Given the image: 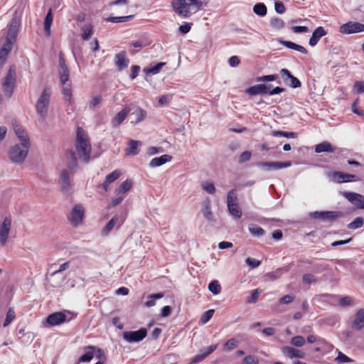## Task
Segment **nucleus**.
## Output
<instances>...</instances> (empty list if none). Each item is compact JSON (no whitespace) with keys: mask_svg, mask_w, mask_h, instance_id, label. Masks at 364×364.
Instances as JSON below:
<instances>
[{"mask_svg":"<svg viewBox=\"0 0 364 364\" xmlns=\"http://www.w3.org/2000/svg\"><path fill=\"white\" fill-rule=\"evenodd\" d=\"M75 149L79 156L85 163L90 159L91 144L86 132L80 127H78L76 132Z\"/></svg>","mask_w":364,"mask_h":364,"instance_id":"obj_2","label":"nucleus"},{"mask_svg":"<svg viewBox=\"0 0 364 364\" xmlns=\"http://www.w3.org/2000/svg\"><path fill=\"white\" fill-rule=\"evenodd\" d=\"M133 114L136 117L134 124H137L143 121L146 117V112L141 107L136 108V111Z\"/></svg>","mask_w":364,"mask_h":364,"instance_id":"obj_48","label":"nucleus"},{"mask_svg":"<svg viewBox=\"0 0 364 364\" xmlns=\"http://www.w3.org/2000/svg\"><path fill=\"white\" fill-rule=\"evenodd\" d=\"M243 362L246 364H258L259 360L254 355H247L244 358Z\"/></svg>","mask_w":364,"mask_h":364,"instance_id":"obj_64","label":"nucleus"},{"mask_svg":"<svg viewBox=\"0 0 364 364\" xmlns=\"http://www.w3.org/2000/svg\"><path fill=\"white\" fill-rule=\"evenodd\" d=\"M282 353L289 358H304L305 353L290 346H284L282 348Z\"/></svg>","mask_w":364,"mask_h":364,"instance_id":"obj_22","label":"nucleus"},{"mask_svg":"<svg viewBox=\"0 0 364 364\" xmlns=\"http://www.w3.org/2000/svg\"><path fill=\"white\" fill-rule=\"evenodd\" d=\"M164 296V294L162 292L150 294L148 296V300L145 303V306L147 307L154 306L156 304V299H161Z\"/></svg>","mask_w":364,"mask_h":364,"instance_id":"obj_38","label":"nucleus"},{"mask_svg":"<svg viewBox=\"0 0 364 364\" xmlns=\"http://www.w3.org/2000/svg\"><path fill=\"white\" fill-rule=\"evenodd\" d=\"M19 21L16 18H12L8 28L6 40L9 41L16 42L17 34L19 28Z\"/></svg>","mask_w":364,"mask_h":364,"instance_id":"obj_15","label":"nucleus"},{"mask_svg":"<svg viewBox=\"0 0 364 364\" xmlns=\"http://www.w3.org/2000/svg\"><path fill=\"white\" fill-rule=\"evenodd\" d=\"M261 292L262 291H260L259 289L253 290L251 293V295L247 298V302L249 304H255L257 301Z\"/></svg>","mask_w":364,"mask_h":364,"instance_id":"obj_52","label":"nucleus"},{"mask_svg":"<svg viewBox=\"0 0 364 364\" xmlns=\"http://www.w3.org/2000/svg\"><path fill=\"white\" fill-rule=\"evenodd\" d=\"M68 158L69 160L68 166L69 169L72 172H73L75 171L77 166V157H76L75 151H73V150H70V151H68Z\"/></svg>","mask_w":364,"mask_h":364,"instance_id":"obj_33","label":"nucleus"},{"mask_svg":"<svg viewBox=\"0 0 364 364\" xmlns=\"http://www.w3.org/2000/svg\"><path fill=\"white\" fill-rule=\"evenodd\" d=\"M127 53L122 50L115 55V64L119 70L128 67L129 60L126 57Z\"/></svg>","mask_w":364,"mask_h":364,"instance_id":"obj_21","label":"nucleus"},{"mask_svg":"<svg viewBox=\"0 0 364 364\" xmlns=\"http://www.w3.org/2000/svg\"><path fill=\"white\" fill-rule=\"evenodd\" d=\"M75 317V315L69 311H58L48 315L46 318V323L50 326H55L70 321Z\"/></svg>","mask_w":364,"mask_h":364,"instance_id":"obj_5","label":"nucleus"},{"mask_svg":"<svg viewBox=\"0 0 364 364\" xmlns=\"http://www.w3.org/2000/svg\"><path fill=\"white\" fill-rule=\"evenodd\" d=\"M364 31V24L357 21H348L339 27V32L343 34H352Z\"/></svg>","mask_w":364,"mask_h":364,"instance_id":"obj_8","label":"nucleus"},{"mask_svg":"<svg viewBox=\"0 0 364 364\" xmlns=\"http://www.w3.org/2000/svg\"><path fill=\"white\" fill-rule=\"evenodd\" d=\"M291 344L296 347H301L305 344V339L301 336H296L291 339Z\"/></svg>","mask_w":364,"mask_h":364,"instance_id":"obj_54","label":"nucleus"},{"mask_svg":"<svg viewBox=\"0 0 364 364\" xmlns=\"http://www.w3.org/2000/svg\"><path fill=\"white\" fill-rule=\"evenodd\" d=\"M134 15H129L125 16H109L106 19L107 21L112 22V23H121L126 22L133 19Z\"/></svg>","mask_w":364,"mask_h":364,"instance_id":"obj_41","label":"nucleus"},{"mask_svg":"<svg viewBox=\"0 0 364 364\" xmlns=\"http://www.w3.org/2000/svg\"><path fill=\"white\" fill-rule=\"evenodd\" d=\"M11 228V218H4L0 225V243L2 246L6 245Z\"/></svg>","mask_w":364,"mask_h":364,"instance_id":"obj_12","label":"nucleus"},{"mask_svg":"<svg viewBox=\"0 0 364 364\" xmlns=\"http://www.w3.org/2000/svg\"><path fill=\"white\" fill-rule=\"evenodd\" d=\"M123 223L124 219H121L117 215H114L103 228L102 235H108L115 225H117V228L118 229L122 225Z\"/></svg>","mask_w":364,"mask_h":364,"instance_id":"obj_18","label":"nucleus"},{"mask_svg":"<svg viewBox=\"0 0 364 364\" xmlns=\"http://www.w3.org/2000/svg\"><path fill=\"white\" fill-rule=\"evenodd\" d=\"M326 34L327 32L323 28V27L318 26L314 31L312 36L309 39V45L311 46H315L318 43L321 38L326 36Z\"/></svg>","mask_w":364,"mask_h":364,"instance_id":"obj_24","label":"nucleus"},{"mask_svg":"<svg viewBox=\"0 0 364 364\" xmlns=\"http://www.w3.org/2000/svg\"><path fill=\"white\" fill-rule=\"evenodd\" d=\"M208 289L213 294H218L221 291V286L217 280H214L208 284Z\"/></svg>","mask_w":364,"mask_h":364,"instance_id":"obj_46","label":"nucleus"},{"mask_svg":"<svg viewBox=\"0 0 364 364\" xmlns=\"http://www.w3.org/2000/svg\"><path fill=\"white\" fill-rule=\"evenodd\" d=\"M363 225V219L360 217H357L353 221L348 225L349 229L355 230L361 228Z\"/></svg>","mask_w":364,"mask_h":364,"instance_id":"obj_50","label":"nucleus"},{"mask_svg":"<svg viewBox=\"0 0 364 364\" xmlns=\"http://www.w3.org/2000/svg\"><path fill=\"white\" fill-rule=\"evenodd\" d=\"M249 231L253 236L256 237H261L264 235V229L257 225H251L249 227Z\"/></svg>","mask_w":364,"mask_h":364,"instance_id":"obj_44","label":"nucleus"},{"mask_svg":"<svg viewBox=\"0 0 364 364\" xmlns=\"http://www.w3.org/2000/svg\"><path fill=\"white\" fill-rule=\"evenodd\" d=\"M341 194L357 208L364 209V196L357 193L348 191L342 192Z\"/></svg>","mask_w":364,"mask_h":364,"instance_id":"obj_10","label":"nucleus"},{"mask_svg":"<svg viewBox=\"0 0 364 364\" xmlns=\"http://www.w3.org/2000/svg\"><path fill=\"white\" fill-rule=\"evenodd\" d=\"M238 204L237 193L235 189H232L228 193L227 196V206L229 204Z\"/></svg>","mask_w":364,"mask_h":364,"instance_id":"obj_42","label":"nucleus"},{"mask_svg":"<svg viewBox=\"0 0 364 364\" xmlns=\"http://www.w3.org/2000/svg\"><path fill=\"white\" fill-rule=\"evenodd\" d=\"M202 213L204 218L208 220H212V211L210 210V206L209 203H206L204 204L203 208L202 209Z\"/></svg>","mask_w":364,"mask_h":364,"instance_id":"obj_55","label":"nucleus"},{"mask_svg":"<svg viewBox=\"0 0 364 364\" xmlns=\"http://www.w3.org/2000/svg\"><path fill=\"white\" fill-rule=\"evenodd\" d=\"M121 175L122 172L119 169H116L113 171L111 173L108 174L106 176L105 180L102 185L105 191H107L109 188V185L117 181L121 176Z\"/></svg>","mask_w":364,"mask_h":364,"instance_id":"obj_25","label":"nucleus"},{"mask_svg":"<svg viewBox=\"0 0 364 364\" xmlns=\"http://www.w3.org/2000/svg\"><path fill=\"white\" fill-rule=\"evenodd\" d=\"M312 215L316 219L334 221L338 218L343 217L344 213L341 211H315Z\"/></svg>","mask_w":364,"mask_h":364,"instance_id":"obj_11","label":"nucleus"},{"mask_svg":"<svg viewBox=\"0 0 364 364\" xmlns=\"http://www.w3.org/2000/svg\"><path fill=\"white\" fill-rule=\"evenodd\" d=\"M82 38L83 41H88L93 34V26L92 24H86L82 27Z\"/></svg>","mask_w":364,"mask_h":364,"instance_id":"obj_37","label":"nucleus"},{"mask_svg":"<svg viewBox=\"0 0 364 364\" xmlns=\"http://www.w3.org/2000/svg\"><path fill=\"white\" fill-rule=\"evenodd\" d=\"M228 209L230 214L235 218L239 219L242 215V211L239 207V204H229V205H228Z\"/></svg>","mask_w":364,"mask_h":364,"instance_id":"obj_34","label":"nucleus"},{"mask_svg":"<svg viewBox=\"0 0 364 364\" xmlns=\"http://www.w3.org/2000/svg\"><path fill=\"white\" fill-rule=\"evenodd\" d=\"M318 344L320 345V346L326 350H329L333 348V346L328 343L324 338H318Z\"/></svg>","mask_w":364,"mask_h":364,"instance_id":"obj_59","label":"nucleus"},{"mask_svg":"<svg viewBox=\"0 0 364 364\" xmlns=\"http://www.w3.org/2000/svg\"><path fill=\"white\" fill-rule=\"evenodd\" d=\"M13 127L21 144L30 145V139L26 132L16 122L13 123Z\"/></svg>","mask_w":364,"mask_h":364,"instance_id":"obj_19","label":"nucleus"},{"mask_svg":"<svg viewBox=\"0 0 364 364\" xmlns=\"http://www.w3.org/2000/svg\"><path fill=\"white\" fill-rule=\"evenodd\" d=\"M15 317L16 314L14 310L10 308L6 313L3 326L4 327L9 326L11 323V322L15 318Z\"/></svg>","mask_w":364,"mask_h":364,"instance_id":"obj_49","label":"nucleus"},{"mask_svg":"<svg viewBox=\"0 0 364 364\" xmlns=\"http://www.w3.org/2000/svg\"><path fill=\"white\" fill-rule=\"evenodd\" d=\"M53 22L52 11L50 9L47 13L44 21V30L47 36L50 35V26Z\"/></svg>","mask_w":364,"mask_h":364,"instance_id":"obj_36","label":"nucleus"},{"mask_svg":"<svg viewBox=\"0 0 364 364\" xmlns=\"http://www.w3.org/2000/svg\"><path fill=\"white\" fill-rule=\"evenodd\" d=\"M60 183L63 189L67 190L70 186V176L68 170L62 171L60 177Z\"/></svg>","mask_w":364,"mask_h":364,"instance_id":"obj_35","label":"nucleus"},{"mask_svg":"<svg viewBox=\"0 0 364 364\" xmlns=\"http://www.w3.org/2000/svg\"><path fill=\"white\" fill-rule=\"evenodd\" d=\"M214 312L215 311L213 309L206 311L201 316L200 322L202 323H206L213 317Z\"/></svg>","mask_w":364,"mask_h":364,"instance_id":"obj_56","label":"nucleus"},{"mask_svg":"<svg viewBox=\"0 0 364 364\" xmlns=\"http://www.w3.org/2000/svg\"><path fill=\"white\" fill-rule=\"evenodd\" d=\"M253 11L259 16H264L267 14V9L263 3H257L254 6Z\"/></svg>","mask_w":364,"mask_h":364,"instance_id":"obj_40","label":"nucleus"},{"mask_svg":"<svg viewBox=\"0 0 364 364\" xmlns=\"http://www.w3.org/2000/svg\"><path fill=\"white\" fill-rule=\"evenodd\" d=\"M238 345V341L235 338H230L225 342L223 348L225 350H232L235 349Z\"/></svg>","mask_w":364,"mask_h":364,"instance_id":"obj_53","label":"nucleus"},{"mask_svg":"<svg viewBox=\"0 0 364 364\" xmlns=\"http://www.w3.org/2000/svg\"><path fill=\"white\" fill-rule=\"evenodd\" d=\"M335 361L338 363H346L353 362V360L348 357L341 351H338V356L335 358Z\"/></svg>","mask_w":364,"mask_h":364,"instance_id":"obj_51","label":"nucleus"},{"mask_svg":"<svg viewBox=\"0 0 364 364\" xmlns=\"http://www.w3.org/2000/svg\"><path fill=\"white\" fill-rule=\"evenodd\" d=\"M358 103V99H357L353 104H352V106H351V109L353 111V113L359 115V116H364V112L363 109H359L358 107H357V105Z\"/></svg>","mask_w":364,"mask_h":364,"instance_id":"obj_62","label":"nucleus"},{"mask_svg":"<svg viewBox=\"0 0 364 364\" xmlns=\"http://www.w3.org/2000/svg\"><path fill=\"white\" fill-rule=\"evenodd\" d=\"M84 350H86V352L79 358L78 363H88L95 356V346H88L85 347Z\"/></svg>","mask_w":364,"mask_h":364,"instance_id":"obj_28","label":"nucleus"},{"mask_svg":"<svg viewBox=\"0 0 364 364\" xmlns=\"http://www.w3.org/2000/svg\"><path fill=\"white\" fill-rule=\"evenodd\" d=\"M272 135L274 136H283L286 138H296L297 134L296 132H284V131H272Z\"/></svg>","mask_w":364,"mask_h":364,"instance_id":"obj_43","label":"nucleus"},{"mask_svg":"<svg viewBox=\"0 0 364 364\" xmlns=\"http://www.w3.org/2000/svg\"><path fill=\"white\" fill-rule=\"evenodd\" d=\"M354 90L358 94H362L364 92V82L363 81H356L353 85Z\"/></svg>","mask_w":364,"mask_h":364,"instance_id":"obj_60","label":"nucleus"},{"mask_svg":"<svg viewBox=\"0 0 364 364\" xmlns=\"http://www.w3.org/2000/svg\"><path fill=\"white\" fill-rule=\"evenodd\" d=\"M16 73L14 66L10 67L6 76L3 80V91L5 96L10 98L12 95L16 85Z\"/></svg>","mask_w":364,"mask_h":364,"instance_id":"obj_6","label":"nucleus"},{"mask_svg":"<svg viewBox=\"0 0 364 364\" xmlns=\"http://www.w3.org/2000/svg\"><path fill=\"white\" fill-rule=\"evenodd\" d=\"M270 24L274 28L277 30L283 28L285 25L284 21L278 17L272 18L270 21Z\"/></svg>","mask_w":364,"mask_h":364,"instance_id":"obj_47","label":"nucleus"},{"mask_svg":"<svg viewBox=\"0 0 364 364\" xmlns=\"http://www.w3.org/2000/svg\"><path fill=\"white\" fill-rule=\"evenodd\" d=\"M63 95H64V98L65 100H67L70 103L73 102L72 89L70 83L66 84L65 82V85H63Z\"/></svg>","mask_w":364,"mask_h":364,"instance_id":"obj_39","label":"nucleus"},{"mask_svg":"<svg viewBox=\"0 0 364 364\" xmlns=\"http://www.w3.org/2000/svg\"><path fill=\"white\" fill-rule=\"evenodd\" d=\"M277 79V75H267L258 77L257 78V82H270Z\"/></svg>","mask_w":364,"mask_h":364,"instance_id":"obj_58","label":"nucleus"},{"mask_svg":"<svg viewBox=\"0 0 364 364\" xmlns=\"http://www.w3.org/2000/svg\"><path fill=\"white\" fill-rule=\"evenodd\" d=\"M85 209L81 204H77L72 209L68 220L73 226H77L82 223Z\"/></svg>","mask_w":364,"mask_h":364,"instance_id":"obj_7","label":"nucleus"},{"mask_svg":"<svg viewBox=\"0 0 364 364\" xmlns=\"http://www.w3.org/2000/svg\"><path fill=\"white\" fill-rule=\"evenodd\" d=\"M130 112L129 108L124 107L122 111L118 112L112 119V125L113 127H118L127 118Z\"/></svg>","mask_w":364,"mask_h":364,"instance_id":"obj_23","label":"nucleus"},{"mask_svg":"<svg viewBox=\"0 0 364 364\" xmlns=\"http://www.w3.org/2000/svg\"><path fill=\"white\" fill-rule=\"evenodd\" d=\"M133 186V182L131 179H127L124 182H122L118 188L115 190V193L117 195H123L128 192Z\"/></svg>","mask_w":364,"mask_h":364,"instance_id":"obj_30","label":"nucleus"},{"mask_svg":"<svg viewBox=\"0 0 364 364\" xmlns=\"http://www.w3.org/2000/svg\"><path fill=\"white\" fill-rule=\"evenodd\" d=\"M302 281L305 284H311L316 282V278L311 274H305L302 277Z\"/></svg>","mask_w":364,"mask_h":364,"instance_id":"obj_57","label":"nucleus"},{"mask_svg":"<svg viewBox=\"0 0 364 364\" xmlns=\"http://www.w3.org/2000/svg\"><path fill=\"white\" fill-rule=\"evenodd\" d=\"M146 329L141 328L138 331L124 332L123 338L129 343H137L146 338Z\"/></svg>","mask_w":364,"mask_h":364,"instance_id":"obj_9","label":"nucleus"},{"mask_svg":"<svg viewBox=\"0 0 364 364\" xmlns=\"http://www.w3.org/2000/svg\"><path fill=\"white\" fill-rule=\"evenodd\" d=\"M141 145L140 141L131 139L129 141L128 147L126 149V154L131 156H136L139 153V146Z\"/></svg>","mask_w":364,"mask_h":364,"instance_id":"obj_27","label":"nucleus"},{"mask_svg":"<svg viewBox=\"0 0 364 364\" xmlns=\"http://www.w3.org/2000/svg\"><path fill=\"white\" fill-rule=\"evenodd\" d=\"M331 177L333 181L338 183H346L348 178V173L341 171H333Z\"/></svg>","mask_w":364,"mask_h":364,"instance_id":"obj_32","label":"nucleus"},{"mask_svg":"<svg viewBox=\"0 0 364 364\" xmlns=\"http://www.w3.org/2000/svg\"><path fill=\"white\" fill-rule=\"evenodd\" d=\"M351 327L356 330H361L364 328V309H360L356 312Z\"/></svg>","mask_w":364,"mask_h":364,"instance_id":"obj_26","label":"nucleus"},{"mask_svg":"<svg viewBox=\"0 0 364 364\" xmlns=\"http://www.w3.org/2000/svg\"><path fill=\"white\" fill-rule=\"evenodd\" d=\"M172 159V156L168 154H164L160 157H155L152 159L149 163V166L151 167H157L160 166L166 162L171 161Z\"/></svg>","mask_w":364,"mask_h":364,"instance_id":"obj_29","label":"nucleus"},{"mask_svg":"<svg viewBox=\"0 0 364 364\" xmlns=\"http://www.w3.org/2000/svg\"><path fill=\"white\" fill-rule=\"evenodd\" d=\"M269 86L265 84H259L248 87L246 92L250 95L268 94Z\"/></svg>","mask_w":364,"mask_h":364,"instance_id":"obj_20","label":"nucleus"},{"mask_svg":"<svg viewBox=\"0 0 364 364\" xmlns=\"http://www.w3.org/2000/svg\"><path fill=\"white\" fill-rule=\"evenodd\" d=\"M335 148L328 141H323L317 144L315 147L316 153L328 152L333 153L335 151Z\"/></svg>","mask_w":364,"mask_h":364,"instance_id":"obj_31","label":"nucleus"},{"mask_svg":"<svg viewBox=\"0 0 364 364\" xmlns=\"http://www.w3.org/2000/svg\"><path fill=\"white\" fill-rule=\"evenodd\" d=\"M30 145L16 144L11 147L9 152L10 160L15 164H22L26 159Z\"/></svg>","mask_w":364,"mask_h":364,"instance_id":"obj_4","label":"nucleus"},{"mask_svg":"<svg viewBox=\"0 0 364 364\" xmlns=\"http://www.w3.org/2000/svg\"><path fill=\"white\" fill-rule=\"evenodd\" d=\"M50 89L46 87L41 92L36 103L35 107L36 112L42 118V119H44L47 115L50 101Z\"/></svg>","mask_w":364,"mask_h":364,"instance_id":"obj_3","label":"nucleus"},{"mask_svg":"<svg viewBox=\"0 0 364 364\" xmlns=\"http://www.w3.org/2000/svg\"><path fill=\"white\" fill-rule=\"evenodd\" d=\"M59 75L62 85H65L69 80V70L65 64L63 53L59 54Z\"/></svg>","mask_w":364,"mask_h":364,"instance_id":"obj_14","label":"nucleus"},{"mask_svg":"<svg viewBox=\"0 0 364 364\" xmlns=\"http://www.w3.org/2000/svg\"><path fill=\"white\" fill-rule=\"evenodd\" d=\"M218 347V345H212L208 347L207 348H203L200 350V353L194 356L189 364H197L205 359L207 356L211 354Z\"/></svg>","mask_w":364,"mask_h":364,"instance_id":"obj_17","label":"nucleus"},{"mask_svg":"<svg viewBox=\"0 0 364 364\" xmlns=\"http://www.w3.org/2000/svg\"><path fill=\"white\" fill-rule=\"evenodd\" d=\"M274 9H275V11L278 14H284L286 11V8H285L283 2L280 1H277L274 3Z\"/></svg>","mask_w":364,"mask_h":364,"instance_id":"obj_61","label":"nucleus"},{"mask_svg":"<svg viewBox=\"0 0 364 364\" xmlns=\"http://www.w3.org/2000/svg\"><path fill=\"white\" fill-rule=\"evenodd\" d=\"M251 156H252V154L249 151H245L242 152L240 156L239 162L244 163V162L249 161L251 158Z\"/></svg>","mask_w":364,"mask_h":364,"instance_id":"obj_63","label":"nucleus"},{"mask_svg":"<svg viewBox=\"0 0 364 364\" xmlns=\"http://www.w3.org/2000/svg\"><path fill=\"white\" fill-rule=\"evenodd\" d=\"M166 63H159L154 66L150 67L149 68L144 69V71L147 74L156 75L160 72L161 68L165 65Z\"/></svg>","mask_w":364,"mask_h":364,"instance_id":"obj_45","label":"nucleus"},{"mask_svg":"<svg viewBox=\"0 0 364 364\" xmlns=\"http://www.w3.org/2000/svg\"><path fill=\"white\" fill-rule=\"evenodd\" d=\"M259 167L264 168L266 171L279 170L291 166V161L279 162V161H269V162H259L257 164Z\"/></svg>","mask_w":364,"mask_h":364,"instance_id":"obj_13","label":"nucleus"},{"mask_svg":"<svg viewBox=\"0 0 364 364\" xmlns=\"http://www.w3.org/2000/svg\"><path fill=\"white\" fill-rule=\"evenodd\" d=\"M207 3L202 0H172L171 6L174 12L183 18H189L191 15L206 6Z\"/></svg>","mask_w":364,"mask_h":364,"instance_id":"obj_1","label":"nucleus"},{"mask_svg":"<svg viewBox=\"0 0 364 364\" xmlns=\"http://www.w3.org/2000/svg\"><path fill=\"white\" fill-rule=\"evenodd\" d=\"M280 74L284 77V82L288 83V80H290L289 86L292 88H297L301 87V82L298 78L291 74L289 70L283 68L280 70Z\"/></svg>","mask_w":364,"mask_h":364,"instance_id":"obj_16","label":"nucleus"}]
</instances>
